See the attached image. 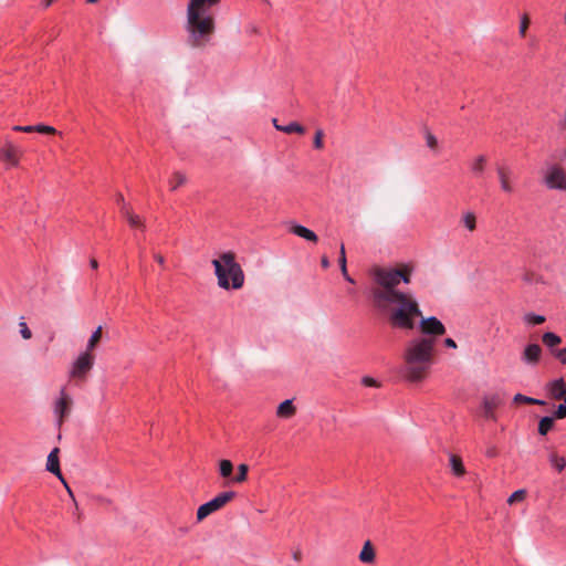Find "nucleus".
Instances as JSON below:
<instances>
[{
  "label": "nucleus",
  "mask_w": 566,
  "mask_h": 566,
  "mask_svg": "<svg viewBox=\"0 0 566 566\" xmlns=\"http://www.w3.org/2000/svg\"><path fill=\"white\" fill-rule=\"evenodd\" d=\"M249 467L244 463L238 465V474L232 479L233 483H242L248 478Z\"/></svg>",
  "instance_id": "nucleus-31"
},
{
  "label": "nucleus",
  "mask_w": 566,
  "mask_h": 566,
  "mask_svg": "<svg viewBox=\"0 0 566 566\" xmlns=\"http://www.w3.org/2000/svg\"><path fill=\"white\" fill-rule=\"evenodd\" d=\"M527 27H528V20H527V18H526V17H524V18L522 19V21H521V25H520V34H521L522 36H524V35H525V32H526Z\"/></svg>",
  "instance_id": "nucleus-43"
},
{
  "label": "nucleus",
  "mask_w": 566,
  "mask_h": 566,
  "mask_svg": "<svg viewBox=\"0 0 566 566\" xmlns=\"http://www.w3.org/2000/svg\"><path fill=\"white\" fill-rule=\"evenodd\" d=\"M272 123L274 125V127L276 128V126H281L279 123H277V119L276 118H273L272 119Z\"/></svg>",
  "instance_id": "nucleus-59"
},
{
  "label": "nucleus",
  "mask_w": 566,
  "mask_h": 566,
  "mask_svg": "<svg viewBox=\"0 0 566 566\" xmlns=\"http://www.w3.org/2000/svg\"><path fill=\"white\" fill-rule=\"evenodd\" d=\"M63 485H64V488L66 489V491H67L69 495L73 497V492H72V490H71V488L69 486V484H67V482H66V481H65V484H63Z\"/></svg>",
  "instance_id": "nucleus-55"
},
{
  "label": "nucleus",
  "mask_w": 566,
  "mask_h": 566,
  "mask_svg": "<svg viewBox=\"0 0 566 566\" xmlns=\"http://www.w3.org/2000/svg\"><path fill=\"white\" fill-rule=\"evenodd\" d=\"M542 348L538 344H530L522 354V360L527 365H536L541 358Z\"/></svg>",
  "instance_id": "nucleus-15"
},
{
  "label": "nucleus",
  "mask_w": 566,
  "mask_h": 566,
  "mask_svg": "<svg viewBox=\"0 0 566 566\" xmlns=\"http://www.w3.org/2000/svg\"><path fill=\"white\" fill-rule=\"evenodd\" d=\"M496 174L501 189L506 193H512L514 191V187L512 185V179L514 178L513 170L506 165H499L496 167Z\"/></svg>",
  "instance_id": "nucleus-13"
},
{
  "label": "nucleus",
  "mask_w": 566,
  "mask_h": 566,
  "mask_svg": "<svg viewBox=\"0 0 566 566\" xmlns=\"http://www.w3.org/2000/svg\"><path fill=\"white\" fill-rule=\"evenodd\" d=\"M94 365L93 354L84 350L73 361L70 369V377L84 379Z\"/></svg>",
  "instance_id": "nucleus-9"
},
{
  "label": "nucleus",
  "mask_w": 566,
  "mask_h": 566,
  "mask_svg": "<svg viewBox=\"0 0 566 566\" xmlns=\"http://www.w3.org/2000/svg\"><path fill=\"white\" fill-rule=\"evenodd\" d=\"M36 133L40 134H55L56 129L53 126L38 124L35 125Z\"/></svg>",
  "instance_id": "nucleus-36"
},
{
  "label": "nucleus",
  "mask_w": 566,
  "mask_h": 566,
  "mask_svg": "<svg viewBox=\"0 0 566 566\" xmlns=\"http://www.w3.org/2000/svg\"><path fill=\"white\" fill-rule=\"evenodd\" d=\"M375 549L370 541H366L359 553V560L365 564H371L375 562Z\"/></svg>",
  "instance_id": "nucleus-20"
},
{
  "label": "nucleus",
  "mask_w": 566,
  "mask_h": 566,
  "mask_svg": "<svg viewBox=\"0 0 566 566\" xmlns=\"http://www.w3.org/2000/svg\"><path fill=\"white\" fill-rule=\"evenodd\" d=\"M233 471V464L230 460L219 462V472L222 478H230Z\"/></svg>",
  "instance_id": "nucleus-29"
},
{
  "label": "nucleus",
  "mask_w": 566,
  "mask_h": 566,
  "mask_svg": "<svg viewBox=\"0 0 566 566\" xmlns=\"http://www.w3.org/2000/svg\"><path fill=\"white\" fill-rule=\"evenodd\" d=\"M426 142L429 148L433 149L437 147L438 140L432 134L428 133L426 135Z\"/></svg>",
  "instance_id": "nucleus-42"
},
{
  "label": "nucleus",
  "mask_w": 566,
  "mask_h": 566,
  "mask_svg": "<svg viewBox=\"0 0 566 566\" xmlns=\"http://www.w3.org/2000/svg\"><path fill=\"white\" fill-rule=\"evenodd\" d=\"M488 163V158L485 155L476 156L470 163V169L475 177H481L484 174L485 165Z\"/></svg>",
  "instance_id": "nucleus-19"
},
{
  "label": "nucleus",
  "mask_w": 566,
  "mask_h": 566,
  "mask_svg": "<svg viewBox=\"0 0 566 566\" xmlns=\"http://www.w3.org/2000/svg\"><path fill=\"white\" fill-rule=\"evenodd\" d=\"M102 336V326H98L88 338L87 345H86V352L91 353L96 346V344L99 342Z\"/></svg>",
  "instance_id": "nucleus-28"
},
{
  "label": "nucleus",
  "mask_w": 566,
  "mask_h": 566,
  "mask_svg": "<svg viewBox=\"0 0 566 566\" xmlns=\"http://www.w3.org/2000/svg\"><path fill=\"white\" fill-rule=\"evenodd\" d=\"M548 461H549L551 465L558 472H562L566 468L565 458L562 455H558L555 452H553L548 455Z\"/></svg>",
  "instance_id": "nucleus-22"
},
{
  "label": "nucleus",
  "mask_w": 566,
  "mask_h": 566,
  "mask_svg": "<svg viewBox=\"0 0 566 566\" xmlns=\"http://www.w3.org/2000/svg\"><path fill=\"white\" fill-rule=\"evenodd\" d=\"M552 354L562 363L566 364V348L552 350Z\"/></svg>",
  "instance_id": "nucleus-38"
},
{
  "label": "nucleus",
  "mask_w": 566,
  "mask_h": 566,
  "mask_svg": "<svg viewBox=\"0 0 566 566\" xmlns=\"http://www.w3.org/2000/svg\"><path fill=\"white\" fill-rule=\"evenodd\" d=\"M22 127H23V126L15 125V126H13V130H15V132H22Z\"/></svg>",
  "instance_id": "nucleus-57"
},
{
  "label": "nucleus",
  "mask_w": 566,
  "mask_h": 566,
  "mask_svg": "<svg viewBox=\"0 0 566 566\" xmlns=\"http://www.w3.org/2000/svg\"><path fill=\"white\" fill-rule=\"evenodd\" d=\"M419 327L422 333L420 337H432L437 338L446 333V327L440 319L436 316L421 318Z\"/></svg>",
  "instance_id": "nucleus-10"
},
{
  "label": "nucleus",
  "mask_w": 566,
  "mask_h": 566,
  "mask_svg": "<svg viewBox=\"0 0 566 566\" xmlns=\"http://www.w3.org/2000/svg\"><path fill=\"white\" fill-rule=\"evenodd\" d=\"M187 181L186 176L182 172H175L172 179L169 180V186L171 190H176L178 187L182 186Z\"/></svg>",
  "instance_id": "nucleus-30"
},
{
  "label": "nucleus",
  "mask_w": 566,
  "mask_h": 566,
  "mask_svg": "<svg viewBox=\"0 0 566 566\" xmlns=\"http://www.w3.org/2000/svg\"><path fill=\"white\" fill-rule=\"evenodd\" d=\"M388 312V322L394 328L413 329L416 327V318L421 316L418 302L407 293L394 294Z\"/></svg>",
  "instance_id": "nucleus-3"
},
{
  "label": "nucleus",
  "mask_w": 566,
  "mask_h": 566,
  "mask_svg": "<svg viewBox=\"0 0 566 566\" xmlns=\"http://www.w3.org/2000/svg\"><path fill=\"white\" fill-rule=\"evenodd\" d=\"M513 401L514 402H524V403H533L534 401V398L532 397H528V396H524L522 394H516L513 398Z\"/></svg>",
  "instance_id": "nucleus-39"
},
{
  "label": "nucleus",
  "mask_w": 566,
  "mask_h": 566,
  "mask_svg": "<svg viewBox=\"0 0 566 566\" xmlns=\"http://www.w3.org/2000/svg\"><path fill=\"white\" fill-rule=\"evenodd\" d=\"M525 496H526L525 490H523V489L517 490L510 495V497L507 499V503L513 504L515 502H521L525 499Z\"/></svg>",
  "instance_id": "nucleus-35"
},
{
  "label": "nucleus",
  "mask_w": 566,
  "mask_h": 566,
  "mask_svg": "<svg viewBox=\"0 0 566 566\" xmlns=\"http://www.w3.org/2000/svg\"><path fill=\"white\" fill-rule=\"evenodd\" d=\"M291 230L295 235L303 238L310 242H317L318 240L316 233L304 226L294 224Z\"/></svg>",
  "instance_id": "nucleus-17"
},
{
  "label": "nucleus",
  "mask_w": 566,
  "mask_h": 566,
  "mask_svg": "<svg viewBox=\"0 0 566 566\" xmlns=\"http://www.w3.org/2000/svg\"><path fill=\"white\" fill-rule=\"evenodd\" d=\"M294 560L298 562L301 559V553L298 551L293 553Z\"/></svg>",
  "instance_id": "nucleus-54"
},
{
  "label": "nucleus",
  "mask_w": 566,
  "mask_h": 566,
  "mask_svg": "<svg viewBox=\"0 0 566 566\" xmlns=\"http://www.w3.org/2000/svg\"><path fill=\"white\" fill-rule=\"evenodd\" d=\"M524 321L528 325H539L545 322V317L543 315H537L534 313H527L524 316Z\"/></svg>",
  "instance_id": "nucleus-32"
},
{
  "label": "nucleus",
  "mask_w": 566,
  "mask_h": 566,
  "mask_svg": "<svg viewBox=\"0 0 566 566\" xmlns=\"http://www.w3.org/2000/svg\"><path fill=\"white\" fill-rule=\"evenodd\" d=\"M126 220L130 227L145 230V223L138 214H135L132 211H126Z\"/></svg>",
  "instance_id": "nucleus-26"
},
{
  "label": "nucleus",
  "mask_w": 566,
  "mask_h": 566,
  "mask_svg": "<svg viewBox=\"0 0 566 566\" xmlns=\"http://www.w3.org/2000/svg\"><path fill=\"white\" fill-rule=\"evenodd\" d=\"M53 1L54 0H43L41 4L44 9H48L49 7L52 6Z\"/></svg>",
  "instance_id": "nucleus-48"
},
{
  "label": "nucleus",
  "mask_w": 566,
  "mask_h": 566,
  "mask_svg": "<svg viewBox=\"0 0 566 566\" xmlns=\"http://www.w3.org/2000/svg\"><path fill=\"white\" fill-rule=\"evenodd\" d=\"M120 210H122V213H123V216H124L125 218H126V211H130V210H129V208H128V206H127L126 203H123V205H122V209H120Z\"/></svg>",
  "instance_id": "nucleus-52"
},
{
  "label": "nucleus",
  "mask_w": 566,
  "mask_h": 566,
  "mask_svg": "<svg viewBox=\"0 0 566 566\" xmlns=\"http://www.w3.org/2000/svg\"><path fill=\"white\" fill-rule=\"evenodd\" d=\"M19 333H20L21 337L25 340H28L32 337V332L29 328L28 324L25 323L24 317L20 318Z\"/></svg>",
  "instance_id": "nucleus-33"
},
{
  "label": "nucleus",
  "mask_w": 566,
  "mask_h": 566,
  "mask_svg": "<svg viewBox=\"0 0 566 566\" xmlns=\"http://www.w3.org/2000/svg\"><path fill=\"white\" fill-rule=\"evenodd\" d=\"M90 265L93 270H96L98 268V262L95 259H91Z\"/></svg>",
  "instance_id": "nucleus-50"
},
{
  "label": "nucleus",
  "mask_w": 566,
  "mask_h": 566,
  "mask_svg": "<svg viewBox=\"0 0 566 566\" xmlns=\"http://www.w3.org/2000/svg\"><path fill=\"white\" fill-rule=\"evenodd\" d=\"M502 403L500 395L492 394L483 397L482 400V415L486 419L495 420L496 416L494 410Z\"/></svg>",
  "instance_id": "nucleus-12"
},
{
  "label": "nucleus",
  "mask_w": 566,
  "mask_h": 566,
  "mask_svg": "<svg viewBox=\"0 0 566 566\" xmlns=\"http://www.w3.org/2000/svg\"><path fill=\"white\" fill-rule=\"evenodd\" d=\"M444 345L449 348H457V343L452 338H446Z\"/></svg>",
  "instance_id": "nucleus-45"
},
{
  "label": "nucleus",
  "mask_w": 566,
  "mask_h": 566,
  "mask_svg": "<svg viewBox=\"0 0 566 566\" xmlns=\"http://www.w3.org/2000/svg\"><path fill=\"white\" fill-rule=\"evenodd\" d=\"M321 263L324 269H327L329 266V260L327 259V256H323Z\"/></svg>",
  "instance_id": "nucleus-47"
},
{
  "label": "nucleus",
  "mask_w": 566,
  "mask_h": 566,
  "mask_svg": "<svg viewBox=\"0 0 566 566\" xmlns=\"http://www.w3.org/2000/svg\"><path fill=\"white\" fill-rule=\"evenodd\" d=\"M434 357V338L413 337L403 348L400 375L410 382H420L428 376Z\"/></svg>",
  "instance_id": "nucleus-1"
},
{
  "label": "nucleus",
  "mask_w": 566,
  "mask_h": 566,
  "mask_svg": "<svg viewBox=\"0 0 566 566\" xmlns=\"http://www.w3.org/2000/svg\"><path fill=\"white\" fill-rule=\"evenodd\" d=\"M361 382L364 386H367V387H378L379 386V382L376 379L368 377V376L363 377Z\"/></svg>",
  "instance_id": "nucleus-41"
},
{
  "label": "nucleus",
  "mask_w": 566,
  "mask_h": 566,
  "mask_svg": "<svg viewBox=\"0 0 566 566\" xmlns=\"http://www.w3.org/2000/svg\"><path fill=\"white\" fill-rule=\"evenodd\" d=\"M59 452H60V449L59 448H54L49 453L48 459H46V467H45V469L50 473L54 474L62 482V484H65V479L62 475V472H61V469H60Z\"/></svg>",
  "instance_id": "nucleus-14"
},
{
  "label": "nucleus",
  "mask_w": 566,
  "mask_h": 566,
  "mask_svg": "<svg viewBox=\"0 0 566 566\" xmlns=\"http://www.w3.org/2000/svg\"><path fill=\"white\" fill-rule=\"evenodd\" d=\"M449 464H450L452 473L455 476L460 478L465 474V468L463 465L462 459L459 455L450 454Z\"/></svg>",
  "instance_id": "nucleus-21"
},
{
  "label": "nucleus",
  "mask_w": 566,
  "mask_h": 566,
  "mask_svg": "<svg viewBox=\"0 0 566 566\" xmlns=\"http://www.w3.org/2000/svg\"><path fill=\"white\" fill-rule=\"evenodd\" d=\"M401 281L406 284L410 283V270L403 269L401 270Z\"/></svg>",
  "instance_id": "nucleus-44"
},
{
  "label": "nucleus",
  "mask_w": 566,
  "mask_h": 566,
  "mask_svg": "<svg viewBox=\"0 0 566 566\" xmlns=\"http://www.w3.org/2000/svg\"><path fill=\"white\" fill-rule=\"evenodd\" d=\"M554 426V418L551 416L543 417L538 422V433L541 436L547 434Z\"/></svg>",
  "instance_id": "nucleus-25"
},
{
  "label": "nucleus",
  "mask_w": 566,
  "mask_h": 566,
  "mask_svg": "<svg viewBox=\"0 0 566 566\" xmlns=\"http://www.w3.org/2000/svg\"><path fill=\"white\" fill-rule=\"evenodd\" d=\"M323 130L318 129L315 133L313 145L316 149L323 148Z\"/></svg>",
  "instance_id": "nucleus-37"
},
{
  "label": "nucleus",
  "mask_w": 566,
  "mask_h": 566,
  "mask_svg": "<svg viewBox=\"0 0 566 566\" xmlns=\"http://www.w3.org/2000/svg\"><path fill=\"white\" fill-rule=\"evenodd\" d=\"M532 405H539V406H543V405H545V401H544V400H542V399H536V398H534V401H533V403H532Z\"/></svg>",
  "instance_id": "nucleus-53"
},
{
  "label": "nucleus",
  "mask_w": 566,
  "mask_h": 566,
  "mask_svg": "<svg viewBox=\"0 0 566 566\" xmlns=\"http://www.w3.org/2000/svg\"><path fill=\"white\" fill-rule=\"evenodd\" d=\"M560 342H562L560 337L555 333L546 332L543 334V343L545 344V346H547L552 350H553V347L556 346L557 344H559Z\"/></svg>",
  "instance_id": "nucleus-27"
},
{
  "label": "nucleus",
  "mask_w": 566,
  "mask_h": 566,
  "mask_svg": "<svg viewBox=\"0 0 566 566\" xmlns=\"http://www.w3.org/2000/svg\"><path fill=\"white\" fill-rule=\"evenodd\" d=\"M155 260L160 264V265H164L165 263V259L163 255L160 254H155Z\"/></svg>",
  "instance_id": "nucleus-49"
},
{
  "label": "nucleus",
  "mask_w": 566,
  "mask_h": 566,
  "mask_svg": "<svg viewBox=\"0 0 566 566\" xmlns=\"http://www.w3.org/2000/svg\"><path fill=\"white\" fill-rule=\"evenodd\" d=\"M98 0H87L88 3H95L97 2Z\"/></svg>",
  "instance_id": "nucleus-60"
},
{
  "label": "nucleus",
  "mask_w": 566,
  "mask_h": 566,
  "mask_svg": "<svg viewBox=\"0 0 566 566\" xmlns=\"http://www.w3.org/2000/svg\"><path fill=\"white\" fill-rule=\"evenodd\" d=\"M218 286L222 290H239L244 284V272L232 251L222 252L212 260Z\"/></svg>",
  "instance_id": "nucleus-4"
},
{
  "label": "nucleus",
  "mask_w": 566,
  "mask_h": 566,
  "mask_svg": "<svg viewBox=\"0 0 566 566\" xmlns=\"http://www.w3.org/2000/svg\"><path fill=\"white\" fill-rule=\"evenodd\" d=\"M555 417L557 419H564L566 418V402L560 403L557 409L555 410Z\"/></svg>",
  "instance_id": "nucleus-40"
},
{
  "label": "nucleus",
  "mask_w": 566,
  "mask_h": 566,
  "mask_svg": "<svg viewBox=\"0 0 566 566\" xmlns=\"http://www.w3.org/2000/svg\"><path fill=\"white\" fill-rule=\"evenodd\" d=\"M295 407L293 400L286 399L277 406L276 416L280 418H291L295 415Z\"/></svg>",
  "instance_id": "nucleus-18"
},
{
  "label": "nucleus",
  "mask_w": 566,
  "mask_h": 566,
  "mask_svg": "<svg viewBox=\"0 0 566 566\" xmlns=\"http://www.w3.org/2000/svg\"><path fill=\"white\" fill-rule=\"evenodd\" d=\"M373 280L378 285L373 290L375 305L379 310H387L394 294L401 293L396 287L401 282V270L376 266L370 272Z\"/></svg>",
  "instance_id": "nucleus-5"
},
{
  "label": "nucleus",
  "mask_w": 566,
  "mask_h": 566,
  "mask_svg": "<svg viewBox=\"0 0 566 566\" xmlns=\"http://www.w3.org/2000/svg\"><path fill=\"white\" fill-rule=\"evenodd\" d=\"M461 222L469 231H474L476 228V217L472 211L464 212Z\"/></svg>",
  "instance_id": "nucleus-23"
},
{
  "label": "nucleus",
  "mask_w": 566,
  "mask_h": 566,
  "mask_svg": "<svg viewBox=\"0 0 566 566\" xmlns=\"http://www.w3.org/2000/svg\"><path fill=\"white\" fill-rule=\"evenodd\" d=\"M21 154L20 147L14 145L11 140L7 139L4 145L0 148V159L6 161L9 167L19 166V155Z\"/></svg>",
  "instance_id": "nucleus-11"
},
{
  "label": "nucleus",
  "mask_w": 566,
  "mask_h": 566,
  "mask_svg": "<svg viewBox=\"0 0 566 566\" xmlns=\"http://www.w3.org/2000/svg\"><path fill=\"white\" fill-rule=\"evenodd\" d=\"M547 390L553 398H563L566 395V380L563 377L554 379L547 385Z\"/></svg>",
  "instance_id": "nucleus-16"
},
{
  "label": "nucleus",
  "mask_w": 566,
  "mask_h": 566,
  "mask_svg": "<svg viewBox=\"0 0 566 566\" xmlns=\"http://www.w3.org/2000/svg\"><path fill=\"white\" fill-rule=\"evenodd\" d=\"M73 400L72 397L66 392L65 387L60 389V396L53 403V415L56 423L60 427L66 417L71 413Z\"/></svg>",
  "instance_id": "nucleus-8"
},
{
  "label": "nucleus",
  "mask_w": 566,
  "mask_h": 566,
  "mask_svg": "<svg viewBox=\"0 0 566 566\" xmlns=\"http://www.w3.org/2000/svg\"><path fill=\"white\" fill-rule=\"evenodd\" d=\"M23 133H33L36 132L35 125H27L22 127Z\"/></svg>",
  "instance_id": "nucleus-46"
},
{
  "label": "nucleus",
  "mask_w": 566,
  "mask_h": 566,
  "mask_svg": "<svg viewBox=\"0 0 566 566\" xmlns=\"http://www.w3.org/2000/svg\"><path fill=\"white\" fill-rule=\"evenodd\" d=\"M276 129L286 134L297 133V134H304L305 129L302 125H300L296 122H292L287 125L283 126H276Z\"/></svg>",
  "instance_id": "nucleus-24"
},
{
  "label": "nucleus",
  "mask_w": 566,
  "mask_h": 566,
  "mask_svg": "<svg viewBox=\"0 0 566 566\" xmlns=\"http://www.w3.org/2000/svg\"><path fill=\"white\" fill-rule=\"evenodd\" d=\"M344 276V279L348 282V283H354V279L348 274V272L346 271V274H342Z\"/></svg>",
  "instance_id": "nucleus-51"
},
{
  "label": "nucleus",
  "mask_w": 566,
  "mask_h": 566,
  "mask_svg": "<svg viewBox=\"0 0 566 566\" xmlns=\"http://www.w3.org/2000/svg\"><path fill=\"white\" fill-rule=\"evenodd\" d=\"M235 497V492L227 491L219 493L216 497L199 506L197 510V520L202 521L210 514L222 509L227 503Z\"/></svg>",
  "instance_id": "nucleus-6"
},
{
  "label": "nucleus",
  "mask_w": 566,
  "mask_h": 566,
  "mask_svg": "<svg viewBox=\"0 0 566 566\" xmlns=\"http://www.w3.org/2000/svg\"><path fill=\"white\" fill-rule=\"evenodd\" d=\"M565 23H566V13H565Z\"/></svg>",
  "instance_id": "nucleus-61"
},
{
  "label": "nucleus",
  "mask_w": 566,
  "mask_h": 566,
  "mask_svg": "<svg viewBox=\"0 0 566 566\" xmlns=\"http://www.w3.org/2000/svg\"><path fill=\"white\" fill-rule=\"evenodd\" d=\"M117 200H118V202H120L122 205H123V203H125L123 195H118V199H117Z\"/></svg>",
  "instance_id": "nucleus-58"
},
{
  "label": "nucleus",
  "mask_w": 566,
  "mask_h": 566,
  "mask_svg": "<svg viewBox=\"0 0 566 566\" xmlns=\"http://www.w3.org/2000/svg\"><path fill=\"white\" fill-rule=\"evenodd\" d=\"M544 182L549 189L566 190V172L565 170L555 165H548L544 174Z\"/></svg>",
  "instance_id": "nucleus-7"
},
{
  "label": "nucleus",
  "mask_w": 566,
  "mask_h": 566,
  "mask_svg": "<svg viewBox=\"0 0 566 566\" xmlns=\"http://www.w3.org/2000/svg\"><path fill=\"white\" fill-rule=\"evenodd\" d=\"M495 454H496V452H495V450H494V449H490V450H488V452H486V455H488V457H495Z\"/></svg>",
  "instance_id": "nucleus-56"
},
{
  "label": "nucleus",
  "mask_w": 566,
  "mask_h": 566,
  "mask_svg": "<svg viewBox=\"0 0 566 566\" xmlns=\"http://www.w3.org/2000/svg\"><path fill=\"white\" fill-rule=\"evenodd\" d=\"M338 263H339L342 274H346L347 260H346V252H345L344 244H340Z\"/></svg>",
  "instance_id": "nucleus-34"
},
{
  "label": "nucleus",
  "mask_w": 566,
  "mask_h": 566,
  "mask_svg": "<svg viewBox=\"0 0 566 566\" xmlns=\"http://www.w3.org/2000/svg\"><path fill=\"white\" fill-rule=\"evenodd\" d=\"M220 0H190L187 6V24L191 46H203L214 30V20L207 13V8Z\"/></svg>",
  "instance_id": "nucleus-2"
}]
</instances>
